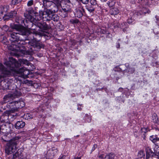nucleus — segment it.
Returning <instances> with one entry per match:
<instances>
[{
  "instance_id": "f257e3e1",
  "label": "nucleus",
  "mask_w": 159,
  "mask_h": 159,
  "mask_svg": "<svg viewBox=\"0 0 159 159\" xmlns=\"http://www.w3.org/2000/svg\"><path fill=\"white\" fill-rule=\"evenodd\" d=\"M12 26V28L16 30L18 32L17 33L10 32L8 34V37L9 38L10 41L15 44H12V46L13 47L12 50H20L21 48H24L23 45L26 44L25 41L26 40V38L22 39L21 36H23L20 33V30H18L16 28V26L22 27L21 26L14 24Z\"/></svg>"
},
{
  "instance_id": "f03ea898",
  "label": "nucleus",
  "mask_w": 159,
  "mask_h": 159,
  "mask_svg": "<svg viewBox=\"0 0 159 159\" xmlns=\"http://www.w3.org/2000/svg\"><path fill=\"white\" fill-rule=\"evenodd\" d=\"M4 64L6 67L0 63V74L2 75H0V80L12 75L13 72L16 71V68L19 66L18 62L12 57L9 58V60L5 62Z\"/></svg>"
},
{
  "instance_id": "7ed1b4c3",
  "label": "nucleus",
  "mask_w": 159,
  "mask_h": 159,
  "mask_svg": "<svg viewBox=\"0 0 159 159\" xmlns=\"http://www.w3.org/2000/svg\"><path fill=\"white\" fill-rule=\"evenodd\" d=\"M33 35L34 40L35 42H29L28 45L31 46L30 49L33 51H38L41 48H44V45L41 42H39L43 34L42 33L37 31H34Z\"/></svg>"
},
{
  "instance_id": "20e7f679",
  "label": "nucleus",
  "mask_w": 159,
  "mask_h": 159,
  "mask_svg": "<svg viewBox=\"0 0 159 159\" xmlns=\"http://www.w3.org/2000/svg\"><path fill=\"white\" fill-rule=\"evenodd\" d=\"M21 95V93L20 91L16 90L14 92H11L5 95L3 98V101L5 102H7L11 99L13 100Z\"/></svg>"
},
{
  "instance_id": "39448f33",
  "label": "nucleus",
  "mask_w": 159,
  "mask_h": 159,
  "mask_svg": "<svg viewBox=\"0 0 159 159\" xmlns=\"http://www.w3.org/2000/svg\"><path fill=\"white\" fill-rule=\"evenodd\" d=\"M35 25L39 28V31L47 33L50 28V27L46 24V22L43 21L36 23Z\"/></svg>"
},
{
  "instance_id": "423d86ee",
  "label": "nucleus",
  "mask_w": 159,
  "mask_h": 159,
  "mask_svg": "<svg viewBox=\"0 0 159 159\" xmlns=\"http://www.w3.org/2000/svg\"><path fill=\"white\" fill-rule=\"evenodd\" d=\"M16 28L18 30H20V33L22 35L25 36H28L29 38L31 40H34L33 35L34 34V31L33 33H30L29 31L26 29L24 26L22 27H16Z\"/></svg>"
},
{
  "instance_id": "0eeeda50",
  "label": "nucleus",
  "mask_w": 159,
  "mask_h": 159,
  "mask_svg": "<svg viewBox=\"0 0 159 159\" xmlns=\"http://www.w3.org/2000/svg\"><path fill=\"white\" fill-rule=\"evenodd\" d=\"M61 2V0H43V5L44 8L46 9V11L51 8L52 5L55 3L59 4Z\"/></svg>"
},
{
  "instance_id": "6e6552de",
  "label": "nucleus",
  "mask_w": 159,
  "mask_h": 159,
  "mask_svg": "<svg viewBox=\"0 0 159 159\" xmlns=\"http://www.w3.org/2000/svg\"><path fill=\"white\" fill-rule=\"evenodd\" d=\"M17 109L16 108L11 109L9 110L6 111L1 116L0 120L3 122H6L8 120L9 115L11 113H15Z\"/></svg>"
},
{
  "instance_id": "1a4fd4ad",
  "label": "nucleus",
  "mask_w": 159,
  "mask_h": 159,
  "mask_svg": "<svg viewBox=\"0 0 159 159\" xmlns=\"http://www.w3.org/2000/svg\"><path fill=\"white\" fill-rule=\"evenodd\" d=\"M85 14V12L83 6L80 3L79 4L75 9V16L77 17L80 18Z\"/></svg>"
},
{
  "instance_id": "9d476101",
  "label": "nucleus",
  "mask_w": 159,
  "mask_h": 159,
  "mask_svg": "<svg viewBox=\"0 0 159 159\" xmlns=\"http://www.w3.org/2000/svg\"><path fill=\"white\" fill-rule=\"evenodd\" d=\"M16 145L9 142L6 147L5 149L6 153L8 155L11 154L15 152L16 148Z\"/></svg>"
},
{
  "instance_id": "9b49d317",
  "label": "nucleus",
  "mask_w": 159,
  "mask_h": 159,
  "mask_svg": "<svg viewBox=\"0 0 159 159\" xmlns=\"http://www.w3.org/2000/svg\"><path fill=\"white\" fill-rule=\"evenodd\" d=\"M11 83L9 81L8 79H4L0 82V89L5 90L9 89Z\"/></svg>"
},
{
  "instance_id": "f8f14e48",
  "label": "nucleus",
  "mask_w": 159,
  "mask_h": 159,
  "mask_svg": "<svg viewBox=\"0 0 159 159\" xmlns=\"http://www.w3.org/2000/svg\"><path fill=\"white\" fill-rule=\"evenodd\" d=\"M17 73L20 74V76L24 78L29 77L28 75L30 74V71L25 68H21L17 71Z\"/></svg>"
},
{
  "instance_id": "ddd939ff",
  "label": "nucleus",
  "mask_w": 159,
  "mask_h": 159,
  "mask_svg": "<svg viewBox=\"0 0 159 159\" xmlns=\"http://www.w3.org/2000/svg\"><path fill=\"white\" fill-rule=\"evenodd\" d=\"M42 15L40 14V11L39 14L35 12L34 13V15L33 16L30 20L31 21H33L34 22L35 25L36 23L39 22L38 21L41 20L42 19Z\"/></svg>"
},
{
  "instance_id": "4468645a",
  "label": "nucleus",
  "mask_w": 159,
  "mask_h": 159,
  "mask_svg": "<svg viewBox=\"0 0 159 159\" xmlns=\"http://www.w3.org/2000/svg\"><path fill=\"white\" fill-rule=\"evenodd\" d=\"M17 14V12L16 11H11L7 14H5L4 19L5 20H8L10 18H14L16 16Z\"/></svg>"
},
{
  "instance_id": "2eb2a0df",
  "label": "nucleus",
  "mask_w": 159,
  "mask_h": 159,
  "mask_svg": "<svg viewBox=\"0 0 159 159\" xmlns=\"http://www.w3.org/2000/svg\"><path fill=\"white\" fill-rule=\"evenodd\" d=\"M70 11V9L68 8H62L61 10H60L59 11V14L62 17L65 18L67 16L68 13Z\"/></svg>"
},
{
  "instance_id": "dca6fc26",
  "label": "nucleus",
  "mask_w": 159,
  "mask_h": 159,
  "mask_svg": "<svg viewBox=\"0 0 159 159\" xmlns=\"http://www.w3.org/2000/svg\"><path fill=\"white\" fill-rule=\"evenodd\" d=\"M54 3L49 9H48V11L51 13H55L57 12L59 10V7L60 5V3L59 4H57L54 2Z\"/></svg>"
},
{
  "instance_id": "f3484780",
  "label": "nucleus",
  "mask_w": 159,
  "mask_h": 159,
  "mask_svg": "<svg viewBox=\"0 0 159 159\" xmlns=\"http://www.w3.org/2000/svg\"><path fill=\"white\" fill-rule=\"evenodd\" d=\"M10 124L8 123H3L0 126V133H5L7 132V130L10 126Z\"/></svg>"
},
{
  "instance_id": "a211bd4d",
  "label": "nucleus",
  "mask_w": 159,
  "mask_h": 159,
  "mask_svg": "<svg viewBox=\"0 0 159 159\" xmlns=\"http://www.w3.org/2000/svg\"><path fill=\"white\" fill-rule=\"evenodd\" d=\"M146 159H148L150 157H153L154 155V153L148 147H146Z\"/></svg>"
},
{
  "instance_id": "6ab92c4d",
  "label": "nucleus",
  "mask_w": 159,
  "mask_h": 159,
  "mask_svg": "<svg viewBox=\"0 0 159 159\" xmlns=\"http://www.w3.org/2000/svg\"><path fill=\"white\" fill-rule=\"evenodd\" d=\"M118 25L116 26V27L120 28L123 30V31L125 32L126 31V29L128 27L127 24L126 22H123L120 24L119 23H117Z\"/></svg>"
},
{
  "instance_id": "aec40b11",
  "label": "nucleus",
  "mask_w": 159,
  "mask_h": 159,
  "mask_svg": "<svg viewBox=\"0 0 159 159\" xmlns=\"http://www.w3.org/2000/svg\"><path fill=\"white\" fill-rule=\"evenodd\" d=\"M25 19L22 17L21 16H16V18L15 21L16 22L18 23L19 25L23 26L24 24L25 26H26V25L24 24Z\"/></svg>"
},
{
  "instance_id": "412c9836",
  "label": "nucleus",
  "mask_w": 159,
  "mask_h": 159,
  "mask_svg": "<svg viewBox=\"0 0 159 159\" xmlns=\"http://www.w3.org/2000/svg\"><path fill=\"white\" fill-rule=\"evenodd\" d=\"M136 5L139 6H147L148 5L147 0H135Z\"/></svg>"
},
{
  "instance_id": "4be33fe9",
  "label": "nucleus",
  "mask_w": 159,
  "mask_h": 159,
  "mask_svg": "<svg viewBox=\"0 0 159 159\" xmlns=\"http://www.w3.org/2000/svg\"><path fill=\"white\" fill-rule=\"evenodd\" d=\"M25 125V122L22 121H19L15 124V127L17 129H20L24 128Z\"/></svg>"
},
{
  "instance_id": "5701e85b",
  "label": "nucleus",
  "mask_w": 159,
  "mask_h": 159,
  "mask_svg": "<svg viewBox=\"0 0 159 159\" xmlns=\"http://www.w3.org/2000/svg\"><path fill=\"white\" fill-rule=\"evenodd\" d=\"M34 13V10L32 9H31L27 11L26 13H25V16L28 19L30 20L32 17V14Z\"/></svg>"
},
{
  "instance_id": "b1692460",
  "label": "nucleus",
  "mask_w": 159,
  "mask_h": 159,
  "mask_svg": "<svg viewBox=\"0 0 159 159\" xmlns=\"http://www.w3.org/2000/svg\"><path fill=\"white\" fill-rule=\"evenodd\" d=\"M20 101L19 100L18 101L12 102L11 103V104H14V105H15V107H12V108H11V109L15 108H16L17 109V111H16V112L15 113H16V114L15 115L16 116L17 115V112L19 110V109L20 108V104L19 103H20Z\"/></svg>"
},
{
  "instance_id": "393cba45",
  "label": "nucleus",
  "mask_w": 159,
  "mask_h": 159,
  "mask_svg": "<svg viewBox=\"0 0 159 159\" xmlns=\"http://www.w3.org/2000/svg\"><path fill=\"white\" fill-rule=\"evenodd\" d=\"M20 139L21 137L20 136H16L12 138L9 142L17 146L19 140Z\"/></svg>"
},
{
  "instance_id": "a878e982",
  "label": "nucleus",
  "mask_w": 159,
  "mask_h": 159,
  "mask_svg": "<svg viewBox=\"0 0 159 159\" xmlns=\"http://www.w3.org/2000/svg\"><path fill=\"white\" fill-rule=\"evenodd\" d=\"M9 7V6L8 5L1 6L0 13L1 14H3L4 13H6Z\"/></svg>"
},
{
  "instance_id": "bb28decb",
  "label": "nucleus",
  "mask_w": 159,
  "mask_h": 159,
  "mask_svg": "<svg viewBox=\"0 0 159 159\" xmlns=\"http://www.w3.org/2000/svg\"><path fill=\"white\" fill-rule=\"evenodd\" d=\"M119 11L117 8L116 7L111 8L110 10V13L111 15H115L118 14Z\"/></svg>"
},
{
  "instance_id": "cd10ccee",
  "label": "nucleus",
  "mask_w": 159,
  "mask_h": 159,
  "mask_svg": "<svg viewBox=\"0 0 159 159\" xmlns=\"http://www.w3.org/2000/svg\"><path fill=\"white\" fill-rule=\"evenodd\" d=\"M150 11L149 9L146 8L145 7H143L141 10L140 11L139 13L140 15H142L143 14H145L146 13H149L150 12Z\"/></svg>"
},
{
  "instance_id": "c85d7f7f",
  "label": "nucleus",
  "mask_w": 159,
  "mask_h": 159,
  "mask_svg": "<svg viewBox=\"0 0 159 159\" xmlns=\"http://www.w3.org/2000/svg\"><path fill=\"white\" fill-rule=\"evenodd\" d=\"M86 9L90 13L92 12L95 10V8L92 5H86Z\"/></svg>"
},
{
  "instance_id": "c756f323",
  "label": "nucleus",
  "mask_w": 159,
  "mask_h": 159,
  "mask_svg": "<svg viewBox=\"0 0 159 159\" xmlns=\"http://www.w3.org/2000/svg\"><path fill=\"white\" fill-rule=\"evenodd\" d=\"M145 153L143 151L141 150L139 151L138 154V158L139 159H144Z\"/></svg>"
},
{
  "instance_id": "7c9ffc66",
  "label": "nucleus",
  "mask_w": 159,
  "mask_h": 159,
  "mask_svg": "<svg viewBox=\"0 0 159 159\" xmlns=\"http://www.w3.org/2000/svg\"><path fill=\"white\" fill-rule=\"evenodd\" d=\"M150 139L155 143L157 141H159V138L157 137V136L152 135L151 136L150 138Z\"/></svg>"
},
{
  "instance_id": "2f4dec72",
  "label": "nucleus",
  "mask_w": 159,
  "mask_h": 159,
  "mask_svg": "<svg viewBox=\"0 0 159 159\" xmlns=\"http://www.w3.org/2000/svg\"><path fill=\"white\" fill-rule=\"evenodd\" d=\"M45 11H40V14L42 15V18L44 20H46V19H47L48 18V13H46Z\"/></svg>"
},
{
  "instance_id": "473e14b6",
  "label": "nucleus",
  "mask_w": 159,
  "mask_h": 159,
  "mask_svg": "<svg viewBox=\"0 0 159 159\" xmlns=\"http://www.w3.org/2000/svg\"><path fill=\"white\" fill-rule=\"evenodd\" d=\"M18 151L19 150L13 154V159H17V158H18V159H20L19 157L21 156V153H20Z\"/></svg>"
},
{
  "instance_id": "72a5a7b5",
  "label": "nucleus",
  "mask_w": 159,
  "mask_h": 159,
  "mask_svg": "<svg viewBox=\"0 0 159 159\" xmlns=\"http://www.w3.org/2000/svg\"><path fill=\"white\" fill-rule=\"evenodd\" d=\"M107 3L110 7H112L115 5V2L113 0H109Z\"/></svg>"
},
{
  "instance_id": "f704fd0d",
  "label": "nucleus",
  "mask_w": 159,
  "mask_h": 159,
  "mask_svg": "<svg viewBox=\"0 0 159 159\" xmlns=\"http://www.w3.org/2000/svg\"><path fill=\"white\" fill-rule=\"evenodd\" d=\"M114 155L113 154L110 153L108 155H106L104 159H114Z\"/></svg>"
},
{
  "instance_id": "c9c22d12",
  "label": "nucleus",
  "mask_w": 159,
  "mask_h": 159,
  "mask_svg": "<svg viewBox=\"0 0 159 159\" xmlns=\"http://www.w3.org/2000/svg\"><path fill=\"white\" fill-rule=\"evenodd\" d=\"M45 13H48V18H47V19L45 20H46V21H50V20H51L53 13H51L50 12L48 11H45Z\"/></svg>"
},
{
  "instance_id": "e433bc0d",
  "label": "nucleus",
  "mask_w": 159,
  "mask_h": 159,
  "mask_svg": "<svg viewBox=\"0 0 159 159\" xmlns=\"http://www.w3.org/2000/svg\"><path fill=\"white\" fill-rule=\"evenodd\" d=\"M59 19V16L53 13L51 20H52L55 21H57Z\"/></svg>"
},
{
  "instance_id": "4c0bfd02",
  "label": "nucleus",
  "mask_w": 159,
  "mask_h": 159,
  "mask_svg": "<svg viewBox=\"0 0 159 159\" xmlns=\"http://www.w3.org/2000/svg\"><path fill=\"white\" fill-rule=\"evenodd\" d=\"M85 122H90L91 120V117L88 115L87 114L85 115Z\"/></svg>"
},
{
  "instance_id": "58836bf2",
  "label": "nucleus",
  "mask_w": 159,
  "mask_h": 159,
  "mask_svg": "<svg viewBox=\"0 0 159 159\" xmlns=\"http://www.w3.org/2000/svg\"><path fill=\"white\" fill-rule=\"evenodd\" d=\"M23 117L26 120H28L32 119V116L30 114L26 113V114H25L23 116Z\"/></svg>"
},
{
  "instance_id": "ea45409f",
  "label": "nucleus",
  "mask_w": 159,
  "mask_h": 159,
  "mask_svg": "<svg viewBox=\"0 0 159 159\" xmlns=\"http://www.w3.org/2000/svg\"><path fill=\"white\" fill-rule=\"evenodd\" d=\"M126 71L127 72H129L130 73L132 74L134 72L135 70L134 68H127V69L126 70Z\"/></svg>"
},
{
  "instance_id": "a19ab883",
  "label": "nucleus",
  "mask_w": 159,
  "mask_h": 159,
  "mask_svg": "<svg viewBox=\"0 0 159 159\" xmlns=\"http://www.w3.org/2000/svg\"><path fill=\"white\" fill-rule=\"evenodd\" d=\"M22 0H12V3L15 5L19 3Z\"/></svg>"
},
{
  "instance_id": "79ce46f5",
  "label": "nucleus",
  "mask_w": 159,
  "mask_h": 159,
  "mask_svg": "<svg viewBox=\"0 0 159 159\" xmlns=\"http://www.w3.org/2000/svg\"><path fill=\"white\" fill-rule=\"evenodd\" d=\"M79 22V20L77 19H71L70 20V22L72 24H76Z\"/></svg>"
},
{
  "instance_id": "37998d69",
  "label": "nucleus",
  "mask_w": 159,
  "mask_h": 159,
  "mask_svg": "<svg viewBox=\"0 0 159 159\" xmlns=\"http://www.w3.org/2000/svg\"><path fill=\"white\" fill-rule=\"evenodd\" d=\"M134 21V18H133L132 17H131L128 18L127 20V22L129 24H131Z\"/></svg>"
},
{
  "instance_id": "c03bdc74",
  "label": "nucleus",
  "mask_w": 159,
  "mask_h": 159,
  "mask_svg": "<svg viewBox=\"0 0 159 159\" xmlns=\"http://www.w3.org/2000/svg\"><path fill=\"white\" fill-rule=\"evenodd\" d=\"M90 2L91 4V5L93 6L96 5L97 4L96 0H90Z\"/></svg>"
},
{
  "instance_id": "a18cd8bd",
  "label": "nucleus",
  "mask_w": 159,
  "mask_h": 159,
  "mask_svg": "<svg viewBox=\"0 0 159 159\" xmlns=\"http://www.w3.org/2000/svg\"><path fill=\"white\" fill-rule=\"evenodd\" d=\"M100 32L102 34H105L107 33L106 29L104 28H103V29L101 28L100 30Z\"/></svg>"
},
{
  "instance_id": "49530a36",
  "label": "nucleus",
  "mask_w": 159,
  "mask_h": 159,
  "mask_svg": "<svg viewBox=\"0 0 159 159\" xmlns=\"http://www.w3.org/2000/svg\"><path fill=\"white\" fill-rule=\"evenodd\" d=\"M34 3V1L33 0H30L27 3V5L29 7L31 6Z\"/></svg>"
},
{
  "instance_id": "de8ad7c7",
  "label": "nucleus",
  "mask_w": 159,
  "mask_h": 159,
  "mask_svg": "<svg viewBox=\"0 0 159 159\" xmlns=\"http://www.w3.org/2000/svg\"><path fill=\"white\" fill-rule=\"evenodd\" d=\"M153 120L154 122H157L158 120V118L156 114H155L152 116Z\"/></svg>"
},
{
  "instance_id": "09e8293b",
  "label": "nucleus",
  "mask_w": 159,
  "mask_h": 159,
  "mask_svg": "<svg viewBox=\"0 0 159 159\" xmlns=\"http://www.w3.org/2000/svg\"><path fill=\"white\" fill-rule=\"evenodd\" d=\"M129 3L131 4H135L136 5V3L135 0H129Z\"/></svg>"
},
{
  "instance_id": "8fccbe9b",
  "label": "nucleus",
  "mask_w": 159,
  "mask_h": 159,
  "mask_svg": "<svg viewBox=\"0 0 159 159\" xmlns=\"http://www.w3.org/2000/svg\"><path fill=\"white\" fill-rule=\"evenodd\" d=\"M19 103L20 104V108H22L25 106V103L22 101H20V103Z\"/></svg>"
},
{
  "instance_id": "3c124183",
  "label": "nucleus",
  "mask_w": 159,
  "mask_h": 159,
  "mask_svg": "<svg viewBox=\"0 0 159 159\" xmlns=\"http://www.w3.org/2000/svg\"><path fill=\"white\" fill-rule=\"evenodd\" d=\"M11 102H9V103L8 104V106H9L10 107V109H11V108H12V107L14 106L13 107H15V105H14V104H11Z\"/></svg>"
},
{
  "instance_id": "603ef678",
  "label": "nucleus",
  "mask_w": 159,
  "mask_h": 159,
  "mask_svg": "<svg viewBox=\"0 0 159 159\" xmlns=\"http://www.w3.org/2000/svg\"><path fill=\"white\" fill-rule=\"evenodd\" d=\"M71 42L72 45L73 46L75 45L77 42L76 41H75V40L74 39L72 40L71 41Z\"/></svg>"
},
{
  "instance_id": "864d4df0",
  "label": "nucleus",
  "mask_w": 159,
  "mask_h": 159,
  "mask_svg": "<svg viewBox=\"0 0 159 159\" xmlns=\"http://www.w3.org/2000/svg\"><path fill=\"white\" fill-rule=\"evenodd\" d=\"M22 62L24 64H26L27 65H28V63L29 62L26 59L25 60L24 59H23Z\"/></svg>"
},
{
  "instance_id": "5fc2aeb1",
  "label": "nucleus",
  "mask_w": 159,
  "mask_h": 159,
  "mask_svg": "<svg viewBox=\"0 0 159 159\" xmlns=\"http://www.w3.org/2000/svg\"><path fill=\"white\" fill-rule=\"evenodd\" d=\"M97 145L96 144H94L92 148V151H94L95 149L97 148Z\"/></svg>"
},
{
  "instance_id": "6e6d98bb",
  "label": "nucleus",
  "mask_w": 159,
  "mask_h": 159,
  "mask_svg": "<svg viewBox=\"0 0 159 159\" xmlns=\"http://www.w3.org/2000/svg\"><path fill=\"white\" fill-rule=\"evenodd\" d=\"M33 86L34 88H38L39 87V84L37 83H34L33 84Z\"/></svg>"
},
{
  "instance_id": "4d7b16f0",
  "label": "nucleus",
  "mask_w": 159,
  "mask_h": 159,
  "mask_svg": "<svg viewBox=\"0 0 159 159\" xmlns=\"http://www.w3.org/2000/svg\"><path fill=\"white\" fill-rule=\"evenodd\" d=\"M2 28H3V29H4V28H5V29H6V30H5V31H6L8 30V27L7 25H4L3 26V27Z\"/></svg>"
},
{
  "instance_id": "13d9d810",
  "label": "nucleus",
  "mask_w": 159,
  "mask_h": 159,
  "mask_svg": "<svg viewBox=\"0 0 159 159\" xmlns=\"http://www.w3.org/2000/svg\"><path fill=\"white\" fill-rule=\"evenodd\" d=\"M120 47V44L119 43H116V47L117 48H119Z\"/></svg>"
},
{
  "instance_id": "bf43d9fd",
  "label": "nucleus",
  "mask_w": 159,
  "mask_h": 159,
  "mask_svg": "<svg viewBox=\"0 0 159 159\" xmlns=\"http://www.w3.org/2000/svg\"><path fill=\"white\" fill-rule=\"evenodd\" d=\"M77 109L79 111H81L82 108L81 107V105L79 104L78 106Z\"/></svg>"
},
{
  "instance_id": "052dcab7",
  "label": "nucleus",
  "mask_w": 159,
  "mask_h": 159,
  "mask_svg": "<svg viewBox=\"0 0 159 159\" xmlns=\"http://www.w3.org/2000/svg\"><path fill=\"white\" fill-rule=\"evenodd\" d=\"M141 130L142 131V132H144V133H146L147 131L146 129L145 128H142L141 129Z\"/></svg>"
},
{
  "instance_id": "680f3d73",
  "label": "nucleus",
  "mask_w": 159,
  "mask_h": 159,
  "mask_svg": "<svg viewBox=\"0 0 159 159\" xmlns=\"http://www.w3.org/2000/svg\"><path fill=\"white\" fill-rule=\"evenodd\" d=\"M106 34H108V35H107V36H106V37H107V38H110V37H111V36H109V35H111V34H110V33L109 32H107V33H106Z\"/></svg>"
},
{
  "instance_id": "e2e57ef3",
  "label": "nucleus",
  "mask_w": 159,
  "mask_h": 159,
  "mask_svg": "<svg viewBox=\"0 0 159 159\" xmlns=\"http://www.w3.org/2000/svg\"><path fill=\"white\" fill-rule=\"evenodd\" d=\"M99 157L102 158V159H104V155L103 154H101L99 156Z\"/></svg>"
},
{
  "instance_id": "0e129e2a",
  "label": "nucleus",
  "mask_w": 159,
  "mask_h": 159,
  "mask_svg": "<svg viewBox=\"0 0 159 159\" xmlns=\"http://www.w3.org/2000/svg\"><path fill=\"white\" fill-rule=\"evenodd\" d=\"M123 88L120 87L118 91L120 92H122V91L123 90Z\"/></svg>"
},
{
  "instance_id": "69168bd1",
  "label": "nucleus",
  "mask_w": 159,
  "mask_h": 159,
  "mask_svg": "<svg viewBox=\"0 0 159 159\" xmlns=\"http://www.w3.org/2000/svg\"><path fill=\"white\" fill-rule=\"evenodd\" d=\"M118 23L116 22V23H115L114 24V27L115 28H118V27H116V26L118 25H117V23Z\"/></svg>"
},
{
  "instance_id": "338daca9",
  "label": "nucleus",
  "mask_w": 159,
  "mask_h": 159,
  "mask_svg": "<svg viewBox=\"0 0 159 159\" xmlns=\"http://www.w3.org/2000/svg\"><path fill=\"white\" fill-rule=\"evenodd\" d=\"M79 136H80V135H76V136H74V138L75 139H76L77 137H79Z\"/></svg>"
},
{
  "instance_id": "774afa93",
  "label": "nucleus",
  "mask_w": 159,
  "mask_h": 159,
  "mask_svg": "<svg viewBox=\"0 0 159 159\" xmlns=\"http://www.w3.org/2000/svg\"><path fill=\"white\" fill-rule=\"evenodd\" d=\"M74 159H81V157H77L75 158Z\"/></svg>"
}]
</instances>
